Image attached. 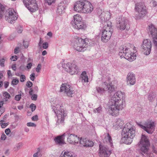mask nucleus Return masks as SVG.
Listing matches in <instances>:
<instances>
[{
	"instance_id": "f257e3e1",
	"label": "nucleus",
	"mask_w": 157,
	"mask_h": 157,
	"mask_svg": "<svg viewBox=\"0 0 157 157\" xmlns=\"http://www.w3.org/2000/svg\"><path fill=\"white\" fill-rule=\"evenodd\" d=\"M124 94L120 91L116 92L111 98L109 102L110 106V113L113 116L118 115L119 111L122 110L124 107V103L123 98Z\"/></svg>"
},
{
	"instance_id": "f03ea898",
	"label": "nucleus",
	"mask_w": 157,
	"mask_h": 157,
	"mask_svg": "<svg viewBox=\"0 0 157 157\" xmlns=\"http://www.w3.org/2000/svg\"><path fill=\"white\" fill-rule=\"evenodd\" d=\"M135 128L129 123H127L124 127L122 132L121 140L126 144H130L132 141L135 136Z\"/></svg>"
},
{
	"instance_id": "7ed1b4c3",
	"label": "nucleus",
	"mask_w": 157,
	"mask_h": 157,
	"mask_svg": "<svg viewBox=\"0 0 157 157\" xmlns=\"http://www.w3.org/2000/svg\"><path fill=\"white\" fill-rule=\"evenodd\" d=\"M139 145H141V153L147 155V157H154V155L152 153H147L149 149V146L150 143L148 139L144 135H142L141 138L139 142Z\"/></svg>"
},
{
	"instance_id": "20e7f679",
	"label": "nucleus",
	"mask_w": 157,
	"mask_h": 157,
	"mask_svg": "<svg viewBox=\"0 0 157 157\" xmlns=\"http://www.w3.org/2000/svg\"><path fill=\"white\" fill-rule=\"evenodd\" d=\"M76 40L74 45V48L77 51L80 52H84L86 50V48L88 44V40L87 38L83 40L81 37L76 36Z\"/></svg>"
},
{
	"instance_id": "39448f33",
	"label": "nucleus",
	"mask_w": 157,
	"mask_h": 157,
	"mask_svg": "<svg viewBox=\"0 0 157 157\" xmlns=\"http://www.w3.org/2000/svg\"><path fill=\"white\" fill-rule=\"evenodd\" d=\"M119 55L121 58L124 57L130 61H132L136 59V54L131 52L128 48L121 46L119 48Z\"/></svg>"
},
{
	"instance_id": "423d86ee",
	"label": "nucleus",
	"mask_w": 157,
	"mask_h": 157,
	"mask_svg": "<svg viewBox=\"0 0 157 157\" xmlns=\"http://www.w3.org/2000/svg\"><path fill=\"white\" fill-rule=\"evenodd\" d=\"M52 109L58 118L56 123V125H63L64 124V120L67 115L66 113H65L64 110L61 108L60 110L57 109L56 107L54 106H53Z\"/></svg>"
},
{
	"instance_id": "0eeeda50",
	"label": "nucleus",
	"mask_w": 157,
	"mask_h": 157,
	"mask_svg": "<svg viewBox=\"0 0 157 157\" xmlns=\"http://www.w3.org/2000/svg\"><path fill=\"white\" fill-rule=\"evenodd\" d=\"M135 10L136 13L135 16L137 19L144 17L147 13L146 6L142 3L136 4Z\"/></svg>"
},
{
	"instance_id": "6e6552de",
	"label": "nucleus",
	"mask_w": 157,
	"mask_h": 157,
	"mask_svg": "<svg viewBox=\"0 0 157 157\" xmlns=\"http://www.w3.org/2000/svg\"><path fill=\"white\" fill-rule=\"evenodd\" d=\"M73 20L74 21H72L71 23L74 28L80 30L84 29L86 28V25L82 21V18L79 15H74Z\"/></svg>"
},
{
	"instance_id": "1a4fd4ad",
	"label": "nucleus",
	"mask_w": 157,
	"mask_h": 157,
	"mask_svg": "<svg viewBox=\"0 0 157 157\" xmlns=\"http://www.w3.org/2000/svg\"><path fill=\"white\" fill-rule=\"evenodd\" d=\"M117 26L121 30H125L126 29L128 30V21L125 17L123 16L119 17L116 20Z\"/></svg>"
},
{
	"instance_id": "9d476101",
	"label": "nucleus",
	"mask_w": 157,
	"mask_h": 157,
	"mask_svg": "<svg viewBox=\"0 0 157 157\" xmlns=\"http://www.w3.org/2000/svg\"><path fill=\"white\" fill-rule=\"evenodd\" d=\"M5 17L6 20L12 23L13 21L16 20L17 18V13L14 9L9 8L6 11L5 14Z\"/></svg>"
},
{
	"instance_id": "9b49d317",
	"label": "nucleus",
	"mask_w": 157,
	"mask_h": 157,
	"mask_svg": "<svg viewBox=\"0 0 157 157\" xmlns=\"http://www.w3.org/2000/svg\"><path fill=\"white\" fill-rule=\"evenodd\" d=\"M25 7L30 12H34L38 10L36 0H22Z\"/></svg>"
},
{
	"instance_id": "f8f14e48",
	"label": "nucleus",
	"mask_w": 157,
	"mask_h": 157,
	"mask_svg": "<svg viewBox=\"0 0 157 157\" xmlns=\"http://www.w3.org/2000/svg\"><path fill=\"white\" fill-rule=\"evenodd\" d=\"M149 33L152 37L154 45L156 47V51L157 53V28L153 24L149 25Z\"/></svg>"
},
{
	"instance_id": "ddd939ff",
	"label": "nucleus",
	"mask_w": 157,
	"mask_h": 157,
	"mask_svg": "<svg viewBox=\"0 0 157 157\" xmlns=\"http://www.w3.org/2000/svg\"><path fill=\"white\" fill-rule=\"evenodd\" d=\"M112 153V150L109 147L99 145L98 155L100 157H109Z\"/></svg>"
},
{
	"instance_id": "4468645a",
	"label": "nucleus",
	"mask_w": 157,
	"mask_h": 157,
	"mask_svg": "<svg viewBox=\"0 0 157 157\" xmlns=\"http://www.w3.org/2000/svg\"><path fill=\"white\" fill-rule=\"evenodd\" d=\"M141 47L144 50V54L146 55H149L152 47V43L150 40L149 39L144 40Z\"/></svg>"
},
{
	"instance_id": "2eb2a0df",
	"label": "nucleus",
	"mask_w": 157,
	"mask_h": 157,
	"mask_svg": "<svg viewBox=\"0 0 157 157\" xmlns=\"http://www.w3.org/2000/svg\"><path fill=\"white\" fill-rule=\"evenodd\" d=\"M72 87L70 85L67 83L62 84L60 87V91L66 94L69 97H72V95L74 93Z\"/></svg>"
},
{
	"instance_id": "dca6fc26",
	"label": "nucleus",
	"mask_w": 157,
	"mask_h": 157,
	"mask_svg": "<svg viewBox=\"0 0 157 157\" xmlns=\"http://www.w3.org/2000/svg\"><path fill=\"white\" fill-rule=\"evenodd\" d=\"M67 133L66 134V136L67 135V141L70 144H77L79 141L80 138L78 137L77 136H75L74 134H70L68 131L66 132L65 133Z\"/></svg>"
},
{
	"instance_id": "f3484780",
	"label": "nucleus",
	"mask_w": 157,
	"mask_h": 157,
	"mask_svg": "<svg viewBox=\"0 0 157 157\" xmlns=\"http://www.w3.org/2000/svg\"><path fill=\"white\" fill-rule=\"evenodd\" d=\"M107 31H102L101 36V40L103 42H107L110 39L112 35V31L109 30V26H108Z\"/></svg>"
},
{
	"instance_id": "a211bd4d",
	"label": "nucleus",
	"mask_w": 157,
	"mask_h": 157,
	"mask_svg": "<svg viewBox=\"0 0 157 157\" xmlns=\"http://www.w3.org/2000/svg\"><path fill=\"white\" fill-rule=\"evenodd\" d=\"M85 1V0H81L76 2L74 5V10L78 12L82 13Z\"/></svg>"
},
{
	"instance_id": "6ab92c4d",
	"label": "nucleus",
	"mask_w": 157,
	"mask_h": 157,
	"mask_svg": "<svg viewBox=\"0 0 157 157\" xmlns=\"http://www.w3.org/2000/svg\"><path fill=\"white\" fill-rule=\"evenodd\" d=\"M82 13H91L93 10V7L91 3L86 0Z\"/></svg>"
},
{
	"instance_id": "aec40b11",
	"label": "nucleus",
	"mask_w": 157,
	"mask_h": 157,
	"mask_svg": "<svg viewBox=\"0 0 157 157\" xmlns=\"http://www.w3.org/2000/svg\"><path fill=\"white\" fill-rule=\"evenodd\" d=\"M126 81L128 85H133L136 82L135 75L132 73H129L127 75Z\"/></svg>"
},
{
	"instance_id": "412c9836",
	"label": "nucleus",
	"mask_w": 157,
	"mask_h": 157,
	"mask_svg": "<svg viewBox=\"0 0 157 157\" xmlns=\"http://www.w3.org/2000/svg\"><path fill=\"white\" fill-rule=\"evenodd\" d=\"M146 127V132L149 134H151L155 130V122L150 121L145 124Z\"/></svg>"
},
{
	"instance_id": "4be33fe9",
	"label": "nucleus",
	"mask_w": 157,
	"mask_h": 157,
	"mask_svg": "<svg viewBox=\"0 0 157 157\" xmlns=\"http://www.w3.org/2000/svg\"><path fill=\"white\" fill-rule=\"evenodd\" d=\"M79 142L82 145L86 147H92L93 146L94 144L92 141L86 138H82L80 139Z\"/></svg>"
},
{
	"instance_id": "5701e85b",
	"label": "nucleus",
	"mask_w": 157,
	"mask_h": 157,
	"mask_svg": "<svg viewBox=\"0 0 157 157\" xmlns=\"http://www.w3.org/2000/svg\"><path fill=\"white\" fill-rule=\"evenodd\" d=\"M124 124V121L122 119L117 118L115 120L113 127L116 130L121 129L123 128Z\"/></svg>"
},
{
	"instance_id": "b1692460",
	"label": "nucleus",
	"mask_w": 157,
	"mask_h": 157,
	"mask_svg": "<svg viewBox=\"0 0 157 157\" xmlns=\"http://www.w3.org/2000/svg\"><path fill=\"white\" fill-rule=\"evenodd\" d=\"M67 133H64L62 135L56 137L54 139L56 143L60 145L65 144L64 137L66 136V134Z\"/></svg>"
},
{
	"instance_id": "393cba45",
	"label": "nucleus",
	"mask_w": 157,
	"mask_h": 157,
	"mask_svg": "<svg viewBox=\"0 0 157 157\" xmlns=\"http://www.w3.org/2000/svg\"><path fill=\"white\" fill-rule=\"evenodd\" d=\"M66 6L63 3H60L58 5L57 9V13L61 15L64 12Z\"/></svg>"
},
{
	"instance_id": "a878e982",
	"label": "nucleus",
	"mask_w": 157,
	"mask_h": 157,
	"mask_svg": "<svg viewBox=\"0 0 157 157\" xmlns=\"http://www.w3.org/2000/svg\"><path fill=\"white\" fill-rule=\"evenodd\" d=\"M102 85L105 86V90H108L109 92H111L114 90V87L113 86L108 84L106 82H103Z\"/></svg>"
},
{
	"instance_id": "bb28decb",
	"label": "nucleus",
	"mask_w": 157,
	"mask_h": 157,
	"mask_svg": "<svg viewBox=\"0 0 157 157\" xmlns=\"http://www.w3.org/2000/svg\"><path fill=\"white\" fill-rule=\"evenodd\" d=\"M71 66L69 73L71 75L75 74H77L78 70L77 67L74 64H72Z\"/></svg>"
},
{
	"instance_id": "cd10ccee",
	"label": "nucleus",
	"mask_w": 157,
	"mask_h": 157,
	"mask_svg": "<svg viewBox=\"0 0 157 157\" xmlns=\"http://www.w3.org/2000/svg\"><path fill=\"white\" fill-rule=\"evenodd\" d=\"M103 140L104 143L105 142L109 143L110 144L111 147H112L113 146L112 140L109 133H107V135L105 136Z\"/></svg>"
},
{
	"instance_id": "c85d7f7f",
	"label": "nucleus",
	"mask_w": 157,
	"mask_h": 157,
	"mask_svg": "<svg viewBox=\"0 0 157 157\" xmlns=\"http://www.w3.org/2000/svg\"><path fill=\"white\" fill-rule=\"evenodd\" d=\"M71 65L72 64L70 63H63L62 64V67L65 71L69 72Z\"/></svg>"
},
{
	"instance_id": "c756f323",
	"label": "nucleus",
	"mask_w": 157,
	"mask_h": 157,
	"mask_svg": "<svg viewBox=\"0 0 157 157\" xmlns=\"http://www.w3.org/2000/svg\"><path fill=\"white\" fill-rule=\"evenodd\" d=\"M61 157H75V155L73 152L66 151Z\"/></svg>"
},
{
	"instance_id": "7c9ffc66",
	"label": "nucleus",
	"mask_w": 157,
	"mask_h": 157,
	"mask_svg": "<svg viewBox=\"0 0 157 157\" xmlns=\"http://www.w3.org/2000/svg\"><path fill=\"white\" fill-rule=\"evenodd\" d=\"M82 81L83 80L84 82H88V76L86 75V72L84 71L81 75Z\"/></svg>"
},
{
	"instance_id": "2f4dec72",
	"label": "nucleus",
	"mask_w": 157,
	"mask_h": 157,
	"mask_svg": "<svg viewBox=\"0 0 157 157\" xmlns=\"http://www.w3.org/2000/svg\"><path fill=\"white\" fill-rule=\"evenodd\" d=\"M102 85L103 87V88H101L99 87H96V90L97 92H98V93L100 94H102L105 91V86L104 85H103V86L102 84Z\"/></svg>"
},
{
	"instance_id": "473e14b6",
	"label": "nucleus",
	"mask_w": 157,
	"mask_h": 157,
	"mask_svg": "<svg viewBox=\"0 0 157 157\" xmlns=\"http://www.w3.org/2000/svg\"><path fill=\"white\" fill-rule=\"evenodd\" d=\"M111 23L110 22H106V23H105V25L103 28L102 31H103L104 30H106V31H107L108 26H109V30H110V31H111L110 29L111 28Z\"/></svg>"
},
{
	"instance_id": "72a5a7b5",
	"label": "nucleus",
	"mask_w": 157,
	"mask_h": 157,
	"mask_svg": "<svg viewBox=\"0 0 157 157\" xmlns=\"http://www.w3.org/2000/svg\"><path fill=\"white\" fill-rule=\"evenodd\" d=\"M5 10L4 6L0 3V17H2L3 15Z\"/></svg>"
},
{
	"instance_id": "f704fd0d",
	"label": "nucleus",
	"mask_w": 157,
	"mask_h": 157,
	"mask_svg": "<svg viewBox=\"0 0 157 157\" xmlns=\"http://www.w3.org/2000/svg\"><path fill=\"white\" fill-rule=\"evenodd\" d=\"M101 107H99L97 108H96L94 109L93 110V112L95 113H100L101 112Z\"/></svg>"
},
{
	"instance_id": "c9c22d12",
	"label": "nucleus",
	"mask_w": 157,
	"mask_h": 157,
	"mask_svg": "<svg viewBox=\"0 0 157 157\" xmlns=\"http://www.w3.org/2000/svg\"><path fill=\"white\" fill-rule=\"evenodd\" d=\"M3 95L6 98L10 99L11 97L10 94L7 92H5L4 93Z\"/></svg>"
},
{
	"instance_id": "e433bc0d",
	"label": "nucleus",
	"mask_w": 157,
	"mask_h": 157,
	"mask_svg": "<svg viewBox=\"0 0 157 157\" xmlns=\"http://www.w3.org/2000/svg\"><path fill=\"white\" fill-rule=\"evenodd\" d=\"M6 59L2 58L0 60V65L2 67H4L5 66L4 63Z\"/></svg>"
},
{
	"instance_id": "4c0bfd02",
	"label": "nucleus",
	"mask_w": 157,
	"mask_h": 157,
	"mask_svg": "<svg viewBox=\"0 0 157 157\" xmlns=\"http://www.w3.org/2000/svg\"><path fill=\"white\" fill-rule=\"evenodd\" d=\"M153 93H151L149 94L148 96V99L150 101H151L152 100L153 97Z\"/></svg>"
},
{
	"instance_id": "58836bf2",
	"label": "nucleus",
	"mask_w": 157,
	"mask_h": 157,
	"mask_svg": "<svg viewBox=\"0 0 157 157\" xmlns=\"http://www.w3.org/2000/svg\"><path fill=\"white\" fill-rule=\"evenodd\" d=\"M29 108L31 109L32 112H33L35 110L36 106L34 104H31L29 106Z\"/></svg>"
},
{
	"instance_id": "ea45409f",
	"label": "nucleus",
	"mask_w": 157,
	"mask_h": 157,
	"mask_svg": "<svg viewBox=\"0 0 157 157\" xmlns=\"http://www.w3.org/2000/svg\"><path fill=\"white\" fill-rule=\"evenodd\" d=\"M19 82V80L17 79H13L12 82V84L13 85H16Z\"/></svg>"
},
{
	"instance_id": "a19ab883",
	"label": "nucleus",
	"mask_w": 157,
	"mask_h": 157,
	"mask_svg": "<svg viewBox=\"0 0 157 157\" xmlns=\"http://www.w3.org/2000/svg\"><path fill=\"white\" fill-rule=\"evenodd\" d=\"M26 80V77L24 75H21L20 76V81L21 82H24Z\"/></svg>"
},
{
	"instance_id": "79ce46f5",
	"label": "nucleus",
	"mask_w": 157,
	"mask_h": 157,
	"mask_svg": "<svg viewBox=\"0 0 157 157\" xmlns=\"http://www.w3.org/2000/svg\"><path fill=\"white\" fill-rule=\"evenodd\" d=\"M35 78V74L34 73H33L30 75V79L32 81H33Z\"/></svg>"
},
{
	"instance_id": "37998d69",
	"label": "nucleus",
	"mask_w": 157,
	"mask_h": 157,
	"mask_svg": "<svg viewBox=\"0 0 157 157\" xmlns=\"http://www.w3.org/2000/svg\"><path fill=\"white\" fill-rule=\"evenodd\" d=\"M41 65L40 64H39L37 65V67L36 69V71L37 72H40L41 69Z\"/></svg>"
},
{
	"instance_id": "c03bdc74",
	"label": "nucleus",
	"mask_w": 157,
	"mask_h": 157,
	"mask_svg": "<svg viewBox=\"0 0 157 157\" xmlns=\"http://www.w3.org/2000/svg\"><path fill=\"white\" fill-rule=\"evenodd\" d=\"M46 2H47L48 5H51L52 3H54L56 0H45Z\"/></svg>"
},
{
	"instance_id": "a18cd8bd",
	"label": "nucleus",
	"mask_w": 157,
	"mask_h": 157,
	"mask_svg": "<svg viewBox=\"0 0 157 157\" xmlns=\"http://www.w3.org/2000/svg\"><path fill=\"white\" fill-rule=\"evenodd\" d=\"M27 125L29 127H36V125L33 123L29 122L27 124Z\"/></svg>"
},
{
	"instance_id": "49530a36",
	"label": "nucleus",
	"mask_w": 157,
	"mask_h": 157,
	"mask_svg": "<svg viewBox=\"0 0 157 157\" xmlns=\"http://www.w3.org/2000/svg\"><path fill=\"white\" fill-rule=\"evenodd\" d=\"M48 43L47 42H45L43 44V48L44 49H47L48 47Z\"/></svg>"
},
{
	"instance_id": "de8ad7c7",
	"label": "nucleus",
	"mask_w": 157,
	"mask_h": 157,
	"mask_svg": "<svg viewBox=\"0 0 157 157\" xmlns=\"http://www.w3.org/2000/svg\"><path fill=\"white\" fill-rule=\"evenodd\" d=\"M21 98V94L16 95L15 97V99L17 101H19Z\"/></svg>"
},
{
	"instance_id": "09e8293b",
	"label": "nucleus",
	"mask_w": 157,
	"mask_h": 157,
	"mask_svg": "<svg viewBox=\"0 0 157 157\" xmlns=\"http://www.w3.org/2000/svg\"><path fill=\"white\" fill-rule=\"evenodd\" d=\"M26 85L28 87H30L32 86L33 83L32 82L29 81L27 82Z\"/></svg>"
},
{
	"instance_id": "8fccbe9b",
	"label": "nucleus",
	"mask_w": 157,
	"mask_h": 157,
	"mask_svg": "<svg viewBox=\"0 0 157 157\" xmlns=\"http://www.w3.org/2000/svg\"><path fill=\"white\" fill-rule=\"evenodd\" d=\"M37 95L36 94H34L31 97V99L33 100L36 101L37 100Z\"/></svg>"
},
{
	"instance_id": "3c124183",
	"label": "nucleus",
	"mask_w": 157,
	"mask_h": 157,
	"mask_svg": "<svg viewBox=\"0 0 157 157\" xmlns=\"http://www.w3.org/2000/svg\"><path fill=\"white\" fill-rule=\"evenodd\" d=\"M32 119L33 121H37L38 120V116L36 115L32 117Z\"/></svg>"
},
{
	"instance_id": "603ef678",
	"label": "nucleus",
	"mask_w": 157,
	"mask_h": 157,
	"mask_svg": "<svg viewBox=\"0 0 157 157\" xmlns=\"http://www.w3.org/2000/svg\"><path fill=\"white\" fill-rule=\"evenodd\" d=\"M6 138V136L4 134H2L1 137V139L2 140H5Z\"/></svg>"
},
{
	"instance_id": "864d4df0",
	"label": "nucleus",
	"mask_w": 157,
	"mask_h": 157,
	"mask_svg": "<svg viewBox=\"0 0 157 157\" xmlns=\"http://www.w3.org/2000/svg\"><path fill=\"white\" fill-rule=\"evenodd\" d=\"M32 66V63H28L27 66L26 67L28 69H30Z\"/></svg>"
},
{
	"instance_id": "5fc2aeb1",
	"label": "nucleus",
	"mask_w": 157,
	"mask_h": 157,
	"mask_svg": "<svg viewBox=\"0 0 157 157\" xmlns=\"http://www.w3.org/2000/svg\"><path fill=\"white\" fill-rule=\"evenodd\" d=\"M5 132L7 135H8L10 132V130L9 128H7L5 130Z\"/></svg>"
},
{
	"instance_id": "6e6d98bb",
	"label": "nucleus",
	"mask_w": 157,
	"mask_h": 157,
	"mask_svg": "<svg viewBox=\"0 0 157 157\" xmlns=\"http://www.w3.org/2000/svg\"><path fill=\"white\" fill-rule=\"evenodd\" d=\"M40 152V149L38 148V151L36 153L34 154L33 155V157H38V155Z\"/></svg>"
},
{
	"instance_id": "4d7b16f0",
	"label": "nucleus",
	"mask_w": 157,
	"mask_h": 157,
	"mask_svg": "<svg viewBox=\"0 0 157 157\" xmlns=\"http://www.w3.org/2000/svg\"><path fill=\"white\" fill-rule=\"evenodd\" d=\"M17 59V56H13L10 58L11 60L13 61H16Z\"/></svg>"
},
{
	"instance_id": "13d9d810",
	"label": "nucleus",
	"mask_w": 157,
	"mask_h": 157,
	"mask_svg": "<svg viewBox=\"0 0 157 157\" xmlns=\"http://www.w3.org/2000/svg\"><path fill=\"white\" fill-rule=\"evenodd\" d=\"M8 123H2L1 124L2 128H5L8 125Z\"/></svg>"
},
{
	"instance_id": "bf43d9fd",
	"label": "nucleus",
	"mask_w": 157,
	"mask_h": 157,
	"mask_svg": "<svg viewBox=\"0 0 157 157\" xmlns=\"http://www.w3.org/2000/svg\"><path fill=\"white\" fill-rule=\"evenodd\" d=\"M28 43L27 42H23V45L25 46V48H27L28 47Z\"/></svg>"
},
{
	"instance_id": "052dcab7",
	"label": "nucleus",
	"mask_w": 157,
	"mask_h": 157,
	"mask_svg": "<svg viewBox=\"0 0 157 157\" xmlns=\"http://www.w3.org/2000/svg\"><path fill=\"white\" fill-rule=\"evenodd\" d=\"M9 85V82H5L4 83V86L5 88H6L8 87Z\"/></svg>"
},
{
	"instance_id": "680f3d73",
	"label": "nucleus",
	"mask_w": 157,
	"mask_h": 157,
	"mask_svg": "<svg viewBox=\"0 0 157 157\" xmlns=\"http://www.w3.org/2000/svg\"><path fill=\"white\" fill-rule=\"evenodd\" d=\"M12 69L14 71H15L16 69V64H13L12 66Z\"/></svg>"
},
{
	"instance_id": "e2e57ef3",
	"label": "nucleus",
	"mask_w": 157,
	"mask_h": 157,
	"mask_svg": "<svg viewBox=\"0 0 157 157\" xmlns=\"http://www.w3.org/2000/svg\"><path fill=\"white\" fill-rule=\"evenodd\" d=\"M22 30H23L22 28L21 27L19 28V29L17 30V32L19 33H21L22 32Z\"/></svg>"
},
{
	"instance_id": "0e129e2a",
	"label": "nucleus",
	"mask_w": 157,
	"mask_h": 157,
	"mask_svg": "<svg viewBox=\"0 0 157 157\" xmlns=\"http://www.w3.org/2000/svg\"><path fill=\"white\" fill-rule=\"evenodd\" d=\"M18 49L19 48L18 47H16L14 50V53L15 54H17L18 53Z\"/></svg>"
},
{
	"instance_id": "69168bd1",
	"label": "nucleus",
	"mask_w": 157,
	"mask_h": 157,
	"mask_svg": "<svg viewBox=\"0 0 157 157\" xmlns=\"http://www.w3.org/2000/svg\"><path fill=\"white\" fill-rule=\"evenodd\" d=\"M7 75L9 77L12 76L11 71L10 70H9L7 71Z\"/></svg>"
},
{
	"instance_id": "338daca9",
	"label": "nucleus",
	"mask_w": 157,
	"mask_h": 157,
	"mask_svg": "<svg viewBox=\"0 0 157 157\" xmlns=\"http://www.w3.org/2000/svg\"><path fill=\"white\" fill-rule=\"evenodd\" d=\"M153 151L154 153H155L157 155V151L155 149V148L154 146H153L152 147Z\"/></svg>"
},
{
	"instance_id": "774afa93",
	"label": "nucleus",
	"mask_w": 157,
	"mask_h": 157,
	"mask_svg": "<svg viewBox=\"0 0 157 157\" xmlns=\"http://www.w3.org/2000/svg\"><path fill=\"white\" fill-rule=\"evenodd\" d=\"M141 128H142L143 129H144L145 131H146V126H144V125H142L140 127Z\"/></svg>"
}]
</instances>
